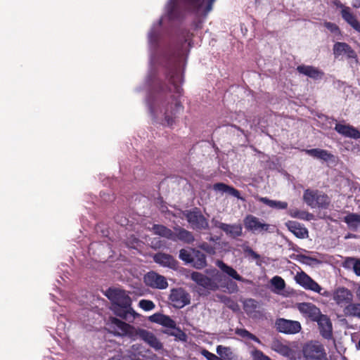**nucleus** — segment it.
<instances>
[{
	"label": "nucleus",
	"mask_w": 360,
	"mask_h": 360,
	"mask_svg": "<svg viewBox=\"0 0 360 360\" xmlns=\"http://www.w3.org/2000/svg\"><path fill=\"white\" fill-rule=\"evenodd\" d=\"M169 82L174 87V94L172 89L164 84L160 87V106L164 111L165 120L169 126H172L175 119L184 111V106L179 98L183 94V89L178 83L183 82V75L180 74L178 67H174L167 73Z\"/></svg>",
	"instance_id": "nucleus-1"
},
{
	"label": "nucleus",
	"mask_w": 360,
	"mask_h": 360,
	"mask_svg": "<svg viewBox=\"0 0 360 360\" xmlns=\"http://www.w3.org/2000/svg\"><path fill=\"white\" fill-rule=\"evenodd\" d=\"M108 297L112 300L114 314L124 320L133 321L138 314L131 307V299L124 290L109 289Z\"/></svg>",
	"instance_id": "nucleus-2"
},
{
	"label": "nucleus",
	"mask_w": 360,
	"mask_h": 360,
	"mask_svg": "<svg viewBox=\"0 0 360 360\" xmlns=\"http://www.w3.org/2000/svg\"><path fill=\"white\" fill-rule=\"evenodd\" d=\"M206 272L211 276L208 277L202 273L193 271L191 274V278L198 285L203 288L215 291L219 288L218 283L221 281V274L215 268L207 269Z\"/></svg>",
	"instance_id": "nucleus-3"
},
{
	"label": "nucleus",
	"mask_w": 360,
	"mask_h": 360,
	"mask_svg": "<svg viewBox=\"0 0 360 360\" xmlns=\"http://www.w3.org/2000/svg\"><path fill=\"white\" fill-rule=\"evenodd\" d=\"M305 360H328L323 345L317 340L305 342L302 348Z\"/></svg>",
	"instance_id": "nucleus-4"
},
{
	"label": "nucleus",
	"mask_w": 360,
	"mask_h": 360,
	"mask_svg": "<svg viewBox=\"0 0 360 360\" xmlns=\"http://www.w3.org/2000/svg\"><path fill=\"white\" fill-rule=\"evenodd\" d=\"M305 203L312 208H327L330 204L328 196L317 190L307 189L303 194Z\"/></svg>",
	"instance_id": "nucleus-5"
},
{
	"label": "nucleus",
	"mask_w": 360,
	"mask_h": 360,
	"mask_svg": "<svg viewBox=\"0 0 360 360\" xmlns=\"http://www.w3.org/2000/svg\"><path fill=\"white\" fill-rule=\"evenodd\" d=\"M184 215L193 229L196 231L209 229L208 220L199 208L194 207L192 210H186L184 212Z\"/></svg>",
	"instance_id": "nucleus-6"
},
{
	"label": "nucleus",
	"mask_w": 360,
	"mask_h": 360,
	"mask_svg": "<svg viewBox=\"0 0 360 360\" xmlns=\"http://www.w3.org/2000/svg\"><path fill=\"white\" fill-rule=\"evenodd\" d=\"M243 223L245 228L254 233H273L274 230V226L262 223L259 218L252 214H248L244 218Z\"/></svg>",
	"instance_id": "nucleus-7"
},
{
	"label": "nucleus",
	"mask_w": 360,
	"mask_h": 360,
	"mask_svg": "<svg viewBox=\"0 0 360 360\" xmlns=\"http://www.w3.org/2000/svg\"><path fill=\"white\" fill-rule=\"evenodd\" d=\"M169 300L171 304L176 309H181L191 302V296L182 288H172L170 290Z\"/></svg>",
	"instance_id": "nucleus-8"
},
{
	"label": "nucleus",
	"mask_w": 360,
	"mask_h": 360,
	"mask_svg": "<svg viewBox=\"0 0 360 360\" xmlns=\"http://www.w3.org/2000/svg\"><path fill=\"white\" fill-rule=\"evenodd\" d=\"M110 332L115 335L123 336L131 335L133 326L117 318L111 317L107 323Z\"/></svg>",
	"instance_id": "nucleus-9"
},
{
	"label": "nucleus",
	"mask_w": 360,
	"mask_h": 360,
	"mask_svg": "<svg viewBox=\"0 0 360 360\" xmlns=\"http://www.w3.org/2000/svg\"><path fill=\"white\" fill-rule=\"evenodd\" d=\"M275 326L278 332L285 334H296L302 329L301 324L299 321L283 318L277 319Z\"/></svg>",
	"instance_id": "nucleus-10"
},
{
	"label": "nucleus",
	"mask_w": 360,
	"mask_h": 360,
	"mask_svg": "<svg viewBox=\"0 0 360 360\" xmlns=\"http://www.w3.org/2000/svg\"><path fill=\"white\" fill-rule=\"evenodd\" d=\"M297 309L304 319L311 322H315L322 314L321 309L311 302L297 303Z\"/></svg>",
	"instance_id": "nucleus-11"
},
{
	"label": "nucleus",
	"mask_w": 360,
	"mask_h": 360,
	"mask_svg": "<svg viewBox=\"0 0 360 360\" xmlns=\"http://www.w3.org/2000/svg\"><path fill=\"white\" fill-rule=\"evenodd\" d=\"M143 279L146 285L153 288L165 289L168 286L166 278L155 271L147 273Z\"/></svg>",
	"instance_id": "nucleus-12"
},
{
	"label": "nucleus",
	"mask_w": 360,
	"mask_h": 360,
	"mask_svg": "<svg viewBox=\"0 0 360 360\" xmlns=\"http://www.w3.org/2000/svg\"><path fill=\"white\" fill-rule=\"evenodd\" d=\"M295 278L297 283L303 287L305 290L319 292L320 285L304 271H302L301 272H297Z\"/></svg>",
	"instance_id": "nucleus-13"
},
{
	"label": "nucleus",
	"mask_w": 360,
	"mask_h": 360,
	"mask_svg": "<svg viewBox=\"0 0 360 360\" xmlns=\"http://www.w3.org/2000/svg\"><path fill=\"white\" fill-rule=\"evenodd\" d=\"M315 322L318 324L321 335L325 339L330 340L333 337V325L330 318L321 314Z\"/></svg>",
	"instance_id": "nucleus-14"
},
{
	"label": "nucleus",
	"mask_w": 360,
	"mask_h": 360,
	"mask_svg": "<svg viewBox=\"0 0 360 360\" xmlns=\"http://www.w3.org/2000/svg\"><path fill=\"white\" fill-rule=\"evenodd\" d=\"M333 300L340 307H346L353 300V295L346 288H338L333 292Z\"/></svg>",
	"instance_id": "nucleus-15"
},
{
	"label": "nucleus",
	"mask_w": 360,
	"mask_h": 360,
	"mask_svg": "<svg viewBox=\"0 0 360 360\" xmlns=\"http://www.w3.org/2000/svg\"><path fill=\"white\" fill-rule=\"evenodd\" d=\"M173 235V239L172 240L173 241L180 240L184 243L189 245L193 244L195 241L193 233L179 226L174 227Z\"/></svg>",
	"instance_id": "nucleus-16"
},
{
	"label": "nucleus",
	"mask_w": 360,
	"mask_h": 360,
	"mask_svg": "<svg viewBox=\"0 0 360 360\" xmlns=\"http://www.w3.org/2000/svg\"><path fill=\"white\" fill-rule=\"evenodd\" d=\"M138 334L141 340L155 351H159L163 348L162 343L153 333L145 329H140Z\"/></svg>",
	"instance_id": "nucleus-17"
},
{
	"label": "nucleus",
	"mask_w": 360,
	"mask_h": 360,
	"mask_svg": "<svg viewBox=\"0 0 360 360\" xmlns=\"http://www.w3.org/2000/svg\"><path fill=\"white\" fill-rule=\"evenodd\" d=\"M186 8L198 11L204 5L205 13H207L212 9L213 4L216 0H179Z\"/></svg>",
	"instance_id": "nucleus-18"
},
{
	"label": "nucleus",
	"mask_w": 360,
	"mask_h": 360,
	"mask_svg": "<svg viewBox=\"0 0 360 360\" xmlns=\"http://www.w3.org/2000/svg\"><path fill=\"white\" fill-rule=\"evenodd\" d=\"M153 260L155 263L172 269L178 267L177 260L171 255L164 252H158L153 256Z\"/></svg>",
	"instance_id": "nucleus-19"
},
{
	"label": "nucleus",
	"mask_w": 360,
	"mask_h": 360,
	"mask_svg": "<svg viewBox=\"0 0 360 360\" xmlns=\"http://www.w3.org/2000/svg\"><path fill=\"white\" fill-rule=\"evenodd\" d=\"M334 129L340 135L354 139H360V131L350 124L337 123Z\"/></svg>",
	"instance_id": "nucleus-20"
},
{
	"label": "nucleus",
	"mask_w": 360,
	"mask_h": 360,
	"mask_svg": "<svg viewBox=\"0 0 360 360\" xmlns=\"http://www.w3.org/2000/svg\"><path fill=\"white\" fill-rule=\"evenodd\" d=\"M271 349L285 357H290L293 354L292 349L278 338H273L271 342Z\"/></svg>",
	"instance_id": "nucleus-21"
},
{
	"label": "nucleus",
	"mask_w": 360,
	"mask_h": 360,
	"mask_svg": "<svg viewBox=\"0 0 360 360\" xmlns=\"http://www.w3.org/2000/svg\"><path fill=\"white\" fill-rule=\"evenodd\" d=\"M297 70L300 74L306 75L314 80L321 79L324 76V72L322 70L311 65H299L297 68Z\"/></svg>",
	"instance_id": "nucleus-22"
},
{
	"label": "nucleus",
	"mask_w": 360,
	"mask_h": 360,
	"mask_svg": "<svg viewBox=\"0 0 360 360\" xmlns=\"http://www.w3.org/2000/svg\"><path fill=\"white\" fill-rule=\"evenodd\" d=\"M288 229L299 238H305L308 237L309 232L304 225L295 221H288L285 223Z\"/></svg>",
	"instance_id": "nucleus-23"
},
{
	"label": "nucleus",
	"mask_w": 360,
	"mask_h": 360,
	"mask_svg": "<svg viewBox=\"0 0 360 360\" xmlns=\"http://www.w3.org/2000/svg\"><path fill=\"white\" fill-rule=\"evenodd\" d=\"M149 321L169 328H175L176 327V322L170 316L160 313L149 316Z\"/></svg>",
	"instance_id": "nucleus-24"
},
{
	"label": "nucleus",
	"mask_w": 360,
	"mask_h": 360,
	"mask_svg": "<svg viewBox=\"0 0 360 360\" xmlns=\"http://www.w3.org/2000/svg\"><path fill=\"white\" fill-rule=\"evenodd\" d=\"M342 19L349 24L353 29L360 32V22L356 19V15L352 11L350 7L345 8L340 11Z\"/></svg>",
	"instance_id": "nucleus-25"
},
{
	"label": "nucleus",
	"mask_w": 360,
	"mask_h": 360,
	"mask_svg": "<svg viewBox=\"0 0 360 360\" xmlns=\"http://www.w3.org/2000/svg\"><path fill=\"white\" fill-rule=\"evenodd\" d=\"M303 151L306 154H307L314 158L321 160H323L326 162L331 160L332 158H333V155L330 153H329L328 150H324V149H321V148L304 149V150H303Z\"/></svg>",
	"instance_id": "nucleus-26"
},
{
	"label": "nucleus",
	"mask_w": 360,
	"mask_h": 360,
	"mask_svg": "<svg viewBox=\"0 0 360 360\" xmlns=\"http://www.w3.org/2000/svg\"><path fill=\"white\" fill-rule=\"evenodd\" d=\"M342 221L347 225L349 230L356 231L360 228V214L349 213L344 217Z\"/></svg>",
	"instance_id": "nucleus-27"
},
{
	"label": "nucleus",
	"mask_w": 360,
	"mask_h": 360,
	"mask_svg": "<svg viewBox=\"0 0 360 360\" xmlns=\"http://www.w3.org/2000/svg\"><path fill=\"white\" fill-rule=\"evenodd\" d=\"M217 266L225 274L234 278L236 281L244 282L243 278L238 272L231 266L225 264L223 261L218 260L217 262Z\"/></svg>",
	"instance_id": "nucleus-28"
},
{
	"label": "nucleus",
	"mask_w": 360,
	"mask_h": 360,
	"mask_svg": "<svg viewBox=\"0 0 360 360\" xmlns=\"http://www.w3.org/2000/svg\"><path fill=\"white\" fill-rule=\"evenodd\" d=\"M151 231L154 234L165 238L168 240L173 239V231L170 229L162 224H153Z\"/></svg>",
	"instance_id": "nucleus-29"
},
{
	"label": "nucleus",
	"mask_w": 360,
	"mask_h": 360,
	"mask_svg": "<svg viewBox=\"0 0 360 360\" xmlns=\"http://www.w3.org/2000/svg\"><path fill=\"white\" fill-rule=\"evenodd\" d=\"M191 263L193 266L197 269L205 268L207 266L206 255L203 252L197 250L194 257H193Z\"/></svg>",
	"instance_id": "nucleus-30"
},
{
	"label": "nucleus",
	"mask_w": 360,
	"mask_h": 360,
	"mask_svg": "<svg viewBox=\"0 0 360 360\" xmlns=\"http://www.w3.org/2000/svg\"><path fill=\"white\" fill-rule=\"evenodd\" d=\"M259 201L271 208L277 210H285L288 207V203L286 202L273 200L266 197H260Z\"/></svg>",
	"instance_id": "nucleus-31"
},
{
	"label": "nucleus",
	"mask_w": 360,
	"mask_h": 360,
	"mask_svg": "<svg viewBox=\"0 0 360 360\" xmlns=\"http://www.w3.org/2000/svg\"><path fill=\"white\" fill-rule=\"evenodd\" d=\"M226 234L233 238H236L243 235V226L240 224H227Z\"/></svg>",
	"instance_id": "nucleus-32"
},
{
	"label": "nucleus",
	"mask_w": 360,
	"mask_h": 360,
	"mask_svg": "<svg viewBox=\"0 0 360 360\" xmlns=\"http://www.w3.org/2000/svg\"><path fill=\"white\" fill-rule=\"evenodd\" d=\"M343 312L347 316H354L360 318V303L350 302L345 307Z\"/></svg>",
	"instance_id": "nucleus-33"
},
{
	"label": "nucleus",
	"mask_w": 360,
	"mask_h": 360,
	"mask_svg": "<svg viewBox=\"0 0 360 360\" xmlns=\"http://www.w3.org/2000/svg\"><path fill=\"white\" fill-rule=\"evenodd\" d=\"M167 13L169 19H176L179 16V11L176 0H169L167 5Z\"/></svg>",
	"instance_id": "nucleus-34"
},
{
	"label": "nucleus",
	"mask_w": 360,
	"mask_h": 360,
	"mask_svg": "<svg viewBox=\"0 0 360 360\" xmlns=\"http://www.w3.org/2000/svg\"><path fill=\"white\" fill-rule=\"evenodd\" d=\"M163 333L169 336H174L179 340L185 341L186 339V333L176 326L175 328L166 329L163 330Z\"/></svg>",
	"instance_id": "nucleus-35"
},
{
	"label": "nucleus",
	"mask_w": 360,
	"mask_h": 360,
	"mask_svg": "<svg viewBox=\"0 0 360 360\" xmlns=\"http://www.w3.org/2000/svg\"><path fill=\"white\" fill-rule=\"evenodd\" d=\"M288 214L293 218H298L304 220H310L312 214L307 211H301L297 209H292L288 211Z\"/></svg>",
	"instance_id": "nucleus-36"
},
{
	"label": "nucleus",
	"mask_w": 360,
	"mask_h": 360,
	"mask_svg": "<svg viewBox=\"0 0 360 360\" xmlns=\"http://www.w3.org/2000/svg\"><path fill=\"white\" fill-rule=\"evenodd\" d=\"M236 334L243 338L252 340L256 342L258 344H262L261 340L254 334L249 332L248 330L245 328H236Z\"/></svg>",
	"instance_id": "nucleus-37"
},
{
	"label": "nucleus",
	"mask_w": 360,
	"mask_h": 360,
	"mask_svg": "<svg viewBox=\"0 0 360 360\" xmlns=\"http://www.w3.org/2000/svg\"><path fill=\"white\" fill-rule=\"evenodd\" d=\"M244 253L246 257H248L250 259L257 261V264L260 265L262 264V261L260 260L261 256L254 251L250 247L245 246L243 248Z\"/></svg>",
	"instance_id": "nucleus-38"
},
{
	"label": "nucleus",
	"mask_w": 360,
	"mask_h": 360,
	"mask_svg": "<svg viewBox=\"0 0 360 360\" xmlns=\"http://www.w3.org/2000/svg\"><path fill=\"white\" fill-rule=\"evenodd\" d=\"M221 302L230 309L233 311H238L240 309L239 305L236 301L233 300L232 298L226 296H224L221 298Z\"/></svg>",
	"instance_id": "nucleus-39"
},
{
	"label": "nucleus",
	"mask_w": 360,
	"mask_h": 360,
	"mask_svg": "<svg viewBox=\"0 0 360 360\" xmlns=\"http://www.w3.org/2000/svg\"><path fill=\"white\" fill-rule=\"evenodd\" d=\"M257 308V302L254 299H247L244 302V309L249 314L254 312Z\"/></svg>",
	"instance_id": "nucleus-40"
},
{
	"label": "nucleus",
	"mask_w": 360,
	"mask_h": 360,
	"mask_svg": "<svg viewBox=\"0 0 360 360\" xmlns=\"http://www.w3.org/2000/svg\"><path fill=\"white\" fill-rule=\"evenodd\" d=\"M271 282L272 285L278 290H283L285 287V281L278 276L273 277Z\"/></svg>",
	"instance_id": "nucleus-41"
},
{
	"label": "nucleus",
	"mask_w": 360,
	"mask_h": 360,
	"mask_svg": "<svg viewBox=\"0 0 360 360\" xmlns=\"http://www.w3.org/2000/svg\"><path fill=\"white\" fill-rule=\"evenodd\" d=\"M179 257L186 263H191L193 260L192 255L188 250L186 249L180 250Z\"/></svg>",
	"instance_id": "nucleus-42"
},
{
	"label": "nucleus",
	"mask_w": 360,
	"mask_h": 360,
	"mask_svg": "<svg viewBox=\"0 0 360 360\" xmlns=\"http://www.w3.org/2000/svg\"><path fill=\"white\" fill-rule=\"evenodd\" d=\"M252 357L254 360H272L269 356H266L262 351L255 349L252 352Z\"/></svg>",
	"instance_id": "nucleus-43"
},
{
	"label": "nucleus",
	"mask_w": 360,
	"mask_h": 360,
	"mask_svg": "<svg viewBox=\"0 0 360 360\" xmlns=\"http://www.w3.org/2000/svg\"><path fill=\"white\" fill-rule=\"evenodd\" d=\"M139 306L144 311H150L155 307L153 301L149 300H141L139 301Z\"/></svg>",
	"instance_id": "nucleus-44"
},
{
	"label": "nucleus",
	"mask_w": 360,
	"mask_h": 360,
	"mask_svg": "<svg viewBox=\"0 0 360 360\" xmlns=\"http://www.w3.org/2000/svg\"><path fill=\"white\" fill-rule=\"evenodd\" d=\"M345 42H336L333 46V53L335 57H338L342 54L345 49Z\"/></svg>",
	"instance_id": "nucleus-45"
},
{
	"label": "nucleus",
	"mask_w": 360,
	"mask_h": 360,
	"mask_svg": "<svg viewBox=\"0 0 360 360\" xmlns=\"http://www.w3.org/2000/svg\"><path fill=\"white\" fill-rule=\"evenodd\" d=\"M159 33L155 29H152L148 33V41L151 44H156L158 41Z\"/></svg>",
	"instance_id": "nucleus-46"
},
{
	"label": "nucleus",
	"mask_w": 360,
	"mask_h": 360,
	"mask_svg": "<svg viewBox=\"0 0 360 360\" xmlns=\"http://www.w3.org/2000/svg\"><path fill=\"white\" fill-rule=\"evenodd\" d=\"M345 51L343 53H345L348 58H356L357 56L354 50L347 43L345 45Z\"/></svg>",
	"instance_id": "nucleus-47"
},
{
	"label": "nucleus",
	"mask_w": 360,
	"mask_h": 360,
	"mask_svg": "<svg viewBox=\"0 0 360 360\" xmlns=\"http://www.w3.org/2000/svg\"><path fill=\"white\" fill-rule=\"evenodd\" d=\"M217 352L219 355L224 358H229V354H231L230 349L222 345L217 346Z\"/></svg>",
	"instance_id": "nucleus-48"
},
{
	"label": "nucleus",
	"mask_w": 360,
	"mask_h": 360,
	"mask_svg": "<svg viewBox=\"0 0 360 360\" xmlns=\"http://www.w3.org/2000/svg\"><path fill=\"white\" fill-rule=\"evenodd\" d=\"M323 25L331 33L336 34V33L340 32V28H339V27L335 23L330 22H325Z\"/></svg>",
	"instance_id": "nucleus-49"
},
{
	"label": "nucleus",
	"mask_w": 360,
	"mask_h": 360,
	"mask_svg": "<svg viewBox=\"0 0 360 360\" xmlns=\"http://www.w3.org/2000/svg\"><path fill=\"white\" fill-rule=\"evenodd\" d=\"M229 186V185L224 183H216L213 185V189L216 191L226 193L228 191Z\"/></svg>",
	"instance_id": "nucleus-50"
},
{
	"label": "nucleus",
	"mask_w": 360,
	"mask_h": 360,
	"mask_svg": "<svg viewBox=\"0 0 360 360\" xmlns=\"http://www.w3.org/2000/svg\"><path fill=\"white\" fill-rule=\"evenodd\" d=\"M353 270L356 276H360V259H350Z\"/></svg>",
	"instance_id": "nucleus-51"
},
{
	"label": "nucleus",
	"mask_w": 360,
	"mask_h": 360,
	"mask_svg": "<svg viewBox=\"0 0 360 360\" xmlns=\"http://www.w3.org/2000/svg\"><path fill=\"white\" fill-rule=\"evenodd\" d=\"M226 193L230 194L231 195L236 197L238 199H243L242 197L240 196V191L232 186H229V189Z\"/></svg>",
	"instance_id": "nucleus-52"
},
{
	"label": "nucleus",
	"mask_w": 360,
	"mask_h": 360,
	"mask_svg": "<svg viewBox=\"0 0 360 360\" xmlns=\"http://www.w3.org/2000/svg\"><path fill=\"white\" fill-rule=\"evenodd\" d=\"M202 354L207 359V360H217L218 359V356L213 353H211L207 349H203L202 351Z\"/></svg>",
	"instance_id": "nucleus-53"
},
{
	"label": "nucleus",
	"mask_w": 360,
	"mask_h": 360,
	"mask_svg": "<svg viewBox=\"0 0 360 360\" xmlns=\"http://www.w3.org/2000/svg\"><path fill=\"white\" fill-rule=\"evenodd\" d=\"M212 223H213V224H214V226L215 227L220 229H221V230H222L223 231H226V228L228 227V226H227V224H225V223L221 222V221H218V220H216V219H213L212 220Z\"/></svg>",
	"instance_id": "nucleus-54"
},
{
	"label": "nucleus",
	"mask_w": 360,
	"mask_h": 360,
	"mask_svg": "<svg viewBox=\"0 0 360 360\" xmlns=\"http://www.w3.org/2000/svg\"><path fill=\"white\" fill-rule=\"evenodd\" d=\"M316 292L319 293V295H321L323 297H328L331 295V293L329 291L324 290L321 285H320L319 292Z\"/></svg>",
	"instance_id": "nucleus-55"
},
{
	"label": "nucleus",
	"mask_w": 360,
	"mask_h": 360,
	"mask_svg": "<svg viewBox=\"0 0 360 360\" xmlns=\"http://www.w3.org/2000/svg\"><path fill=\"white\" fill-rule=\"evenodd\" d=\"M333 4L337 7L341 9V11H343L345 8H347L348 6L344 5L339 0H335L333 1Z\"/></svg>",
	"instance_id": "nucleus-56"
},
{
	"label": "nucleus",
	"mask_w": 360,
	"mask_h": 360,
	"mask_svg": "<svg viewBox=\"0 0 360 360\" xmlns=\"http://www.w3.org/2000/svg\"><path fill=\"white\" fill-rule=\"evenodd\" d=\"M200 248L204 250H206L207 252H209V248H210V246L207 243H203L200 246Z\"/></svg>",
	"instance_id": "nucleus-57"
},
{
	"label": "nucleus",
	"mask_w": 360,
	"mask_h": 360,
	"mask_svg": "<svg viewBox=\"0 0 360 360\" xmlns=\"http://www.w3.org/2000/svg\"><path fill=\"white\" fill-rule=\"evenodd\" d=\"M109 360H123V359L120 356H115L109 359Z\"/></svg>",
	"instance_id": "nucleus-58"
},
{
	"label": "nucleus",
	"mask_w": 360,
	"mask_h": 360,
	"mask_svg": "<svg viewBox=\"0 0 360 360\" xmlns=\"http://www.w3.org/2000/svg\"><path fill=\"white\" fill-rule=\"evenodd\" d=\"M297 257H299V258H300V259H299V260H300V262H303V258H306V259H309V257H306V256H304V255H297Z\"/></svg>",
	"instance_id": "nucleus-59"
},
{
	"label": "nucleus",
	"mask_w": 360,
	"mask_h": 360,
	"mask_svg": "<svg viewBox=\"0 0 360 360\" xmlns=\"http://www.w3.org/2000/svg\"><path fill=\"white\" fill-rule=\"evenodd\" d=\"M356 293L358 299L360 300V285L357 288Z\"/></svg>",
	"instance_id": "nucleus-60"
},
{
	"label": "nucleus",
	"mask_w": 360,
	"mask_h": 360,
	"mask_svg": "<svg viewBox=\"0 0 360 360\" xmlns=\"http://www.w3.org/2000/svg\"><path fill=\"white\" fill-rule=\"evenodd\" d=\"M233 285L234 288L236 290H237V288H238L237 285L236 283H233Z\"/></svg>",
	"instance_id": "nucleus-61"
},
{
	"label": "nucleus",
	"mask_w": 360,
	"mask_h": 360,
	"mask_svg": "<svg viewBox=\"0 0 360 360\" xmlns=\"http://www.w3.org/2000/svg\"><path fill=\"white\" fill-rule=\"evenodd\" d=\"M126 221V219H124V222ZM121 225H124V221L123 222H121Z\"/></svg>",
	"instance_id": "nucleus-62"
}]
</instances>
